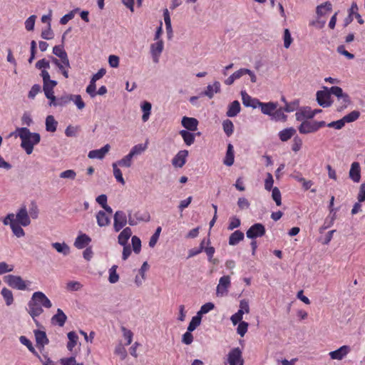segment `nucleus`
<instances>
[{
  "label": "nucleus",
  "mask_w": 365,
  "mask_h": 365,
  "mask_svg": "<svg viewBox=\"0 0 365 365\" xmlns=\"http://www.w3.org/2000/svg\"><path fill=\"white\" fill-rule=\"evenodd\" d=\"M27 305L28 313L37 323L36 318L43 312V308L50 309L52 307V303L43 292L38 291L33 293Z\"/></svg>",
  "instance_id": "obj_1"
},
{
  "label": "nucleus",
  "mask_w": 365,
  "mask_h": 365,
  "mask_svg": "<svg viewBox=\"0 0 365 365\" xmlns=\"http://www.w3.org/2000/svg\"><path fill=\"white\" fill-rule=\"evenodd\" d=\"M16 133L21 140V147L26 154H31L34 146L38 144L41 140L40 135L38 133H31L29 128L25 127L17 128Z\"/></svg>",
  "instance_id": "obj_2"
},
{
  "label": "nucleus",
  "mask_w": 365,
  "mask_h": 365,
  "mask_svg": "<svg viewBox=\"0 0 365 365\" xmlns=\"http://www.w3.org/2000/svg\"><path fill=\"white\" fill-rule=\"evenodd\" d=\"M4 282L11 288L19 291H31L32 282L25 280L21 276L8 274L4 277Z\"/></svg>",
  "instance_id": "obj_3"
},
{
  "label": "nucleus",
  "mask_w": 365,
  "mask_h": 365,
  "mask_svg": "<svg viewBox=\"0 0 365 365\" xmlns=\"http://www.w3.org/2000/svg\"><path fill=\"white\" fill-rule=\"evenodd\" d=\"M41 76L43 80V91L45 96L48 100L54 95V88L57 85V81L51 80L50 75L47 71H43L41 73Z\"/></svg>",
  "instance_id": "obj_4"
},
{
  "label": "nucleus",
  "mask_w": 365,
  "mask_h": 365,
  "mask_svg": "<svg viewBox=\"0 0 365 365\" xmlns=\"http://www.w3.org/2000/svg\"><path fill=\"white\" fill-rule=\"evenodd\" d=\"M225 365H244L242 352L239 347L232 349L224 360Z\"/></svg>",
  "instance_id": "obj_5"
},
{
  "label": "nucleus",
  "mask_w": 365,
  "mask_h": 365,
  "mask_svg": "<svg viewBox=\"0 0 365 365\" xmlns=\"http://www.w3.org/2000/svg\"><path fill=\"white\" fill-rule=\"evenodd\" d=\"M5 225H9L13 234L17 237H22L25 235V232L21 227V225L14 221V214H8L3 220Z\"/></svg>",
  "instance_id": "obj_6"
},
{
  "label": "nucleus",
  "mask_w": 365,
  "mask_h": 365,
  "mask_svg": "<svg viewBox=\"0 0 365 365\" xmlns=\"http://www.w3.org/2000/svg\"><path fill=\"white\" fill-rule=\"evenodd\" d=\"M323 88L324 90L317 92V101L320 106L327 108L331 105V95L332 93L331 88L329 89L327 87L324 86Z\"/></svg>",
  "instance_id": "obj_7"
},
{
  "label": "nucleus",
  "mask_w": 365,
  "mask_h": 365,
  "mask_svg": "<svg viewBox=\"0 0 365 365\" xmlns=\"http://www.w3.org/2000/svg\"><path fill=\"white\" fill-rule=\"evenodd\" d=\"M231 286V278L229 275H224L219 279L218 284L216 287V294L217 297L226 296L228 293L229 288Z\"/></svg>",
  "instance_id": "obj_8"
},
{
  "label": "nucleus",
  "mask_w": 365,
  "mask_h": 365,
  "mask_svg": "<svg viewBox=\"0 0 365 365\" xmlns=\"http://www.w3.org/2000/svg\"><path fill=\"white\" fill-rule=\"evenodd\" d=\"M128 223V217L122 210H118L113 217V230L118 232Z\"/></svg>",
  "instance_id": "obj_9"
},
{
  "label": "nucleus",
  "mask_w": 365,
  "mask_h": 365,
  "mask_svg": "<svg viewBox=\"0 0 365 365\" xmlns=\"http://www.w3.org/2000/svg\"><path fill=\"white\" fill-rule=\"evenodd\" d=\"M266 230L264 226L261 223H255L252 225L246 232L247 238L254 240L264 235Z\"/></svg>",
  "instance_id": "obj_10"
},
{
  "label": "nucleus",
  "mask_w": 365,
  "mask_h": 365,
  "mask_svg": "<svg viewBox=\"0 0 365 365\" xmlns=\"http://www.w3.org/2000/svg\"><path fill=\"white\" fill-rule=\"evenodd\" d=\"M14 221L21 225L23 227H27L31 224V220L26 206H22L14 215Z\"/></svg>",
  "instance_id": "obj_11"
},
{
  "label": "nucleus",
  "mask_w": 365,
  "mask_h": 365,
  "mask_svg": "<svg viewBox=\"0 0 365 365\" xmlns=\"http://www.w3.org/2000/svg\"><path fill=\"white\" fill-rule=\"evenodd\" d=\"M71 102V94L65 93L56 97L54 95L48 100V106L51 107H64Z\"/></svg>",
  "instance_id": "obj_12"
},
{
  "label": "nucleus",
  "mask_w": 365,
  "mask_h": 365,
  "mask_svg": "<svg viewBox=\"0 0 365 365\" xmlns=\"http://www.w3.org/2000/svg\"><path fill=\"white\" fill-rule=\"evenodd\" d=\"M331 92L333 95L337 97L338 101L341 102V108H345L350 103V98L348 94L343 92V90L339 86H332Z\"/></svg>",
  "instance_id": "obj_13"
},
{
  "label": "nucleus",
  "mask_w": 365,
  "mask_h": 365,
  "mask_svg": "<svg viewBox=\"0 0 365 365\" xmlns=\"http://www.w3.org/2000/svg\"><path fill=\"white\" fill-rule=\"evenodd\" d=\"M164 48L163 40H158L150 45V54L154 63H158Z\"/></svg>",
  "instance_id": "obj_14"
},
{
  "label": "nucleus",
  "mask_w": 365,
  "mask_h": 365,
  "mask_svg": "<svg viewBox=\"0 0 365 365\" xmlns=\"http://www.w3.org/2000/svg\"><path fill=\"white\" fill-rule=\"evenodd\" d=\"M188 156L187 150H180L172 159V164L175 168H182L186 163Z\"/></svg>",
  "instance_id": "obj_15"
},
{
  "label": "nucleus",
  "mask_w": 365,
  "mask_h": 365,
  "mask_svg": "<svg viewBox=\"0 0 365 365\" xmlns=\"http://www.w3.org/2000/svg\"><path fill=\"white\" fill-rule=\"evenodd\" d=\"M300 121L302 123L298 128L300 133L309 134L316 132L315 120H304Z\"/></svg>",
  "instance_id": "obj_16"
},
{
  "label": "nucleus",
  "mask_w": 365,
  "mask_h": 365,
  "mask_svg": "<svg viewBox=\"0 0 365 365\" xmlns=\"http://www.w3.org/2000/svg\"><path fill=\"white\" fill-rule=\"evenodd\" d=\"M351 351V349L347 345H344L338 349L330 351L329 356L331 359L342 360Z\"/></svg>",
  "instance_id": "obj_17"
},
{
  "label": "nucleus",
  "mask_w": 365,
  "mask_h": 365,
  "mask_svg": "<svg viewBox=\"0 0 365 365\" xmlns=\"http://www.w3.org/2000/svg\"><path fill=\"white\" fill-rule=\"evenodd\" d=\"M241 96L242 103L245 107H251L252 108L259 107L261 101L248 95L245 91H241Z\"/></svg>",
  "instance_id": "obj_18"
},
{
  "label": "nucleus",
  "mask_w": 365,
  "mask_h": 365,
  "mask_svg": "<svg viewBox=\"0 0 365 365\" xmlns=\"http://www.w3.org/2000/svg\"><path fill=\"white\" fill-rule=\"evenodd\" d=\"M110 148V145L106 144L100 149L91 150L88 154V157L91 159L101 160L105 157L106 154L109 151Z\"/></svg>",
  "instance_id": "obj_19"
},
{
  "label": "nucleus",
  "mask_w": 365,
  "mask_h": 365,
  "mask_svg": "<svg viewBox=\"0 0 365 365\" xmlns=\"http://www.w3.org/2000/svg\"><path fill=\"white\" fill-rule=\"evenodd\" d=\"M91 242V238L84 233H80L75 240L74 246L81 250L86 247Z\"/></svg>",
  "instance_id": "obj_20"
},
{
  "label": "nucleus",
  "mask_w": 365,
  "mask_h": 365,
  "mask_svg": "<svg viewBox=\"0 0 365 365\" xmlns=\"http://www.w3.org/2000/svg\"><path fill=\"white\" fill-rule=\"evenodd\" d=\"M181 123L186 130L196 131L197 130L198 120L195 118L184 116Z\"/></svg>",
  "instance_id": "obj_21"
},
{
  "label": "nucleus",
  "mask_w": 365,
  "mask_h": 365,
  "mask_svg": "<svg viewBox=\"0 0 365 365\" xmlns=\"http://www.w3.org/2000/svg\"><path fill=\"white\" fill-rule=\"evenodd\" d=\"M349 176L354 182H359L361 180V168L358 162H354L351 165Z\"/></svg>",
  "instance_id": "obj_22"
},
{
  "label": "nucleus",
  "mask_w": 365,
  "mask_h": 365,
  "mask_svg": "<svg viewBox=\"0 0 365 365\" xmlns=\"http://www.w3.org/2000/svg\"><path fill=\"white\" fill-rule=\"evenodd\" d=\"M192 131H189L186 130H181L179 132V134L183 139L185 144L187 146H190L192 145L195 140L196 135H199L200 133H193Z\"/></svg>",
  "instance_id": "obj_23"
},
{
  "label": "nucleus",
  "mask_w": 365,
  "mask_h": 365,
  "mask_svg": "<svg viewBox=\"0 0 365 365\" xmlns=\"http://www.w3.org/2000/svg\"><path fill=\"white\" fill-rule=\"evenodd\" d=\"M220 83L219 81H215L213 84H209L205 91L202 93V95L208 97L210 99L212 98L215 93H217L220 91Z\"/></svg>",
  "instance_id": "obj_24"
},
{
  "label": "nucleus",
  "mask_w": 365,
  "mask_h": 365,
  "mask_svg": "<svg viewBox=\"0 0 365 365\" xmlns=\"http://www.w3.org/2000/svg\"><path fill=\"white\" fill-rule=\"evenodd\" d=\"M66 320V315L61 309H58L56 313L51 318V323L54 325L63 327Z\"/></svg>",
  "instance_id": "obj_25"
},
{
  "label": "nucleus",
  "mask_w": 365,
  "mask_h": 365,
  "mask_svg": "<svg viewBox=\"0 0 365 365\" xmlns=\"http://www.w3.org/2000/svg\"><path fill=\"white\" fill-rule=\"evenodd\" d=\"M297 120H310L313 118L312 109L304 107L295 113Z\"/></svg>",
  "instance_id": "obj_26"
},
{
  "label": "nucleus",
  "mask_w": 365,
  "mask_h": 365,
  "mask_svg": "<svg viewBox=\"0 0 365 365\" xmlns=\"http://www.w3.org/2000/svg\"><path fill=\"white\" fill-rule=\"evenodd\" d=\"M96 222L99 227H106L110 223V218L105 211L100 210L96 215Z\"/></svg>",
  "instance_id": "obj_27"
},
{
  "label": "nucleus",
  "mask_w": 365,
  "mask_h": 365,
  "mask_svg": "<svg viewBox=\"0 0 365 365\" xmlns=\"http://www.w3.org/2000/svg\"><path fill=\"white\" fill-rule=\"evenodd\" d=\"M261 109V111L263 114L269 115L270 117L272 115L273 111L276 110L277 108V103L274 102H268V103H262L260 102L259 107Z\"/></svg>",
  "instance_id": "obj_28"
},
{
  "label": "nucleus",
  "mask_w": 365,
  "mask_h": 365,
  "mask_svg": "<svg viewBox=\"0 0 365 365\" xmlns=\"http://www.w3.org/2000/svg\"><path fill=\"white\" fill-rule=\"evenodd\" d=\"M132 235V230L130 227L124 228L118 237V242L121 246L128 245V242Z\"/></svg>",
  "instance_id": "obj_29"
},
{
  "label": "nucleus",
  "mask_w": 365,
  "mask_h": 365,
  "mask_svg": "<svg viewBox=\"0 0 365 365\" xmlns=\"http://www.w3.org/2000/svg\"><path fill=\"white\" fill-rule=\"evenodd\" d=\"M34 335L36 344L38 346L43 348L45 345L48 344V339L45 331L41 330H35Z\"/></svg>",
  "instance_id": "obj_30"
},
{
  "label": "nucleus",
  "mask_w": 365,
  "mask_h": 365,
  "mask_svg": "<svg viewBox=\"0 0 365 365\" xmlns=\"http://www.w3.org/2000/svg\"><path fill=\"white\" fill-rule=\"evenodd\" d=\"M240 110L241 108L239 101H234L228 106L226 115L230 118L235 117L240 112Z\"/></svg>",
  "instance_id": "obj_31"
},
{
  "label": "nucleus",
  "mask_w": 365,
  "mask_h": 365,
  "mask_svg": "<svg viewBox=\"0 0 365 365\" xmlns=\"http://www.w3.org/2000/svg\"><path fill=\"white\" fill-rule=\"evenodd\" d=\"M234 161H235L234 148L231 143H229L227 145L226 155H225L223 163L227 166H231L233 165Z\"/></svg>",
  "instance_id": "obj_32"
},
{
  "label": "nucleus",
  "mask_w": 365,
  "mask_h": 365,
  "mask_svg": "<svg viewBox=\"0 0 365 365\" xmlns=\"http://www.w3.org/2000/svg\"><path fill=\"white\" fill-rule=\"evenodd\" d=\"M245 235L240 230H235L229 237V245L232 246L237 245L240 242L244 240Z\"/></svg>",
  "instance_id": "obj_33"
},
{
  "label": "nucleus",
  "mask_w": 365,
  "mask_h": 365,
  "mask_svg": "<svg viewBox=\"0 0 365 365\" xmlns=\"http://www.w3.org/2000/svg\"><path fill=\"white\" fill-rule=\"evenodd\" d=\"M1 294L5 302L6 306H11L14 302V294L11 290L6 287H3L1 291Z\"/></svg>",
  "instance_id": "obj_34"
},
{
  "label": "nucleus",
  "mask_w": 365,
  "mask_h": 365,
  "mask_svg": "<svg viewBox=\"0 0 365 365\" xmlns=\"http://www.w3.org/2000/svg\"><path fill=\"white\" fill-rule=\"evenodd\" d=\"M140 108L143 112L142 120L145 123L150 118L152 105L148 101H143L140 105Z\"/></svg>",
  "instance_id": "obj_35"
},
{
  "label": "nucleus",
  "mask_w": 365,
  "mask_h": 365,
  "mask_svg": "<svg viewBox=\"0 0 365 365\" xmlns=\"http://www.w3.org/2000/svg\"><path fill=\"white\" fill-rule=\"evenodd\" d=\"M51 246L56 250V252L64 256H66L70 253V247L65 242H53Z\"/></svg>",
  "instance_id": "obj_36"
},
{
  "label": "nucleus",
  "mask_w": 365,
  "mask_h": 365,
  "mask_svg": "<svg viewBox=\"0 0 365 365\" xmlns=\"http://www.w3.org/2000/svg\"><path fill=\"white\" fill-rule=\"evenodd\" d=\"M56 67L58 68V71L62 73L64 78H68V69L71 68L68 58L61 60V62Z\"/></svg>",
  "instance_id": "obj_37"
},
{
  "label": "nucleus",
  "mask_w": 365,
  "mask_h": 365,
  "mask_svg": "<svg viewBox=\"0 0 365 365\" xmlns=\"http://www.w3.org/2000/svg\"><path fill=\"white\" fill-rule=\"evenodd\" d=\"M148 148V143H140L134 145L130 150L129 154L133 157L141 155Z\"/></svg>",
  "instance_id": "obj_38"
},
{
  "label": "nucleus",
  "mask_w": 365,
  "mask_h": 365,
  "mask_svg": "<svg viewBox=\"0 0 365 365\" xmlns=\"http://www.w3.org/2000/svg\"><path fill=\"white\" fill-rule=\"evenodd\" d=\"M67 336H68V344H67V349L70 351H72L73 348L77 344V342H78V336L77 334L75 331H70V332H68L67 334Z\"/></svg>",
  "instance_id": "obj_39"
},
{
  "label": "nucleus",
  "mask_w": 365,
  "mask_h": 365,
  "mask_svg": "<svg viewBox=\"0 0 365 365\" xmlns=\"http://www.w3.org/2000/svg\"><path fill=\"white\" fill-rule=\"evenodd\" d=\"M295 132L296 130L293 128H285L279 131V138L283 142L287 141L294 135Z\"/></svg>",
  "instance_id": "obj_40"
},
{
  "label": "nucleus",
  "mask_w": 365,
  "mask_h": 365,
  "mask_svg": "<svg viewBox=\"0 0 365 365\" xmlns=\"http://www.w3.org/2000/svg\"><path fill=\"white\" fill-rule=\"evenodd\" d=\"M58 122L53 115H48L46 118V130L53 133L56 130Z\"/></svg>",
  "instance_id": "obj_41"
},
{
  "label": "nucleus",
  "mask_w": 365,
  "mask_h": 365,
  "mask_svg": "<svg viewBox=\"0 0 365 365\" xmlns=\"http://www.w3.org/2000/svg\"><path fill=\"white\" fill-rule=\"evenodd\" d=\"M284 112V110L282 108H277L276 110L273 111L271 119L275 121H286L287 116Z\"/></svg>",
  "instance_id": "obj_42"
},
{
  "label": "nucleus",
  "mask_w": 365,
  "mask_h": 365,
  "mask_svg": "<svg viewBox=\"0 0 365 365\" xmlns=\"http://www.w3.org/2000/svg\"><path fill=\"white\" fill-rule=\"evenodd\" d=\"M332 5L330 2L327 1L324 4L319 5L317 7V14L318 16H322L326 15L329 11H331Z\"/></svg>",
  "instance_id": "obj_43"
},
{
  "label": "nucleus",
  "mask_w": 365,
  "mask_h": 365,
  "mask_svg": "<svg viewBox=\"0 0 365 365\" xmlns=\"http://www.w3.org/2000/svg\"><path fill=\"white\" fill-rule=\"evenodd\" d=\"M358 10L359 9L357 4L354 2L352 3L351 8L349 10V17L354 16L357 19L359 24H363L364 20L362 19L361 15L358 13Z\"/></svg>",
  "instance_id": "obj_44"
},
{
  "label": "nucleus",
  "mask_w": 365,
  "mask_h": 365,
  "mask_svg": "<svg viewBox=\"0 0 365 365\" xmlns=\"http://www.w3.org/2000/svg\"><path fill=\"white\" fill-rule=\"evenodd\" d=\"M222 128L226 135L230 137L233 134L234 124L230 120L226 119L222 122Z\"/></svg>",
  "instance_id": "obj_45"
},
{
  "label": "nucleus",
  "mask_w": 365,
  "mask_h": 365,
  "mask_svg": "<svg viewBox=\"0 0 365 365\" xmlns=\"http://www.w3.org/2000/svg\"><path fill=\"white\" fill-rule=\"evenodd\" d=\"M117 265H113L108 270V281L111 284H115L119 280V275L117 273Z\"/></svg>",
  "instance_id": "obj_46"
},
{
  "label": "nucleus",
  "mask_w": 365,
  "mask_h": 365,
  "mask_svg": "<svg viewBox=\"0 0 365 365\" xmlns=\"http://www.w3.org/2000/svg\"><path fill=\"white\" fill-rule=\"evenodd\" d=\"M133 157L128 153L124 156L122 159L115 162L117 165L125 168H130L132 165Z\"/></svg>",
  "instance_id": "obj_47"
},
{
  "label": "nucleus",
  "mask_w": 365,
  "mask_h": 365,
  "mask_svg": "<svg viewBox=\"0 0 365 365\" xmlns=\"http://www.w3.org/2000/svg\"><path fill=\"white\" fill-rule=\"evenodd\" d=\"M215 308V304L212 302H207L201 306L200 310L197 312V314L200 317L202 315L207 314Z\"/></svg>",
  "instance_id": "obj_48"
},
{
  "label": "nucleus",
  "mask_w": 365,
  "mask_h": 365,
  "mask_svg": "<svg viewBox=\"0 0 365 365\" xmlns=\"http://www.w3.org/2000/svg\"><path fill=\"white\" fill-rule=\"evenodd\" d=\"M53 53L61 58V60L68 58V55L62 46H55L53 48Z\"/></svg>",
  "instance_id": "obj_49"
},
{
  "label": "nucleus",
  "mask_w": 365,
  "mask_h": 365,
  "mask_svg": "<svg viewBox=\"0 0 365 365\" xmlns=\"http://www.w3.org/2000/svg\"><path fill=\"white\" fill-rule=\"evenodd\" d=\"M202 321V317L198 316L197 314L195 316L192 317L190 322L188 324L187 329L189 331H195L196 328L200 325Z\"/></svg>",
  "instance_id": "obj_50"
},
{
  "label": "nucleus",
  "mask_w": 365,
  "mask_h": 365,
  "mask_svg": "<svg viewBox=\"0 0 365 365\" xmlns=\"http://www.w3.org/2000/svg\"><path fill=\"white\" fill-rule=\"evenodd\" d=\"M128 217V224L131 226L136 225L139 221L143 220V218L141 217H140L139 212H137L133 215L131 211H129Z\"/></svg>",
  "instance_id": "obj_51"
},
{
  "label": "nucleus",
  "mask_w": 365,
  "mask_h": 365,
  "mask_svg": "<svg viewBox=\"0 0 365 365\" xmlns=\"http://www.w3.org/2000/svg\"><path fill=\"white\" fill-rule=\"evenodd\" d=\"M112 166L113 170V175L116 180L123 185H125V182L124 178H123V175L120 170L118 168V165H117V163H113L112 164Z\"/></svg>",
  "instance_id": "obj_52"
},
{
  "label": "nucleus",
  "mask_w": 365,
  "mask_h": 365,
  "mask_svg": "<svg viewBox=\"0 0 365 365\" xmlns=\"http://www.w3.org/2000/svg\"><path fill=\"white\" fill-rule=\"evenodd\" d=\"M71 101L74 103L78 110H82L85 108V103L80 95L71 94Z\"/></svg>",
  "instance_id": "obj_53"
},
{
  "label": "nucleus",
  "mask_w": 365,
  "mask_h": 365,
  "mask_svg": "<svg viewBox=\"0 0 365 365\" xmlns=\"http://www.w3.org/2000/svg\"><path fill=\"white\" fill-rule=\"evenodd\" d=\"M360 116V113L358 110H353L349 114L344 115L342 118L346 123H351L356 120Z\"/></svg>",
  "instance_id": "obj_54"
},
{
  "label": "nucleus",
  "mask_w": 365,
  "mask_h": 365,
  "mask_svg": "<svg viewBox=\"0 0 365 365\" xmlns=\"http://www.w3.org/2000/svg\"><path fill=\"white\" fill-rule=\"evenodd\" d=\"M131 242H132V247L133 250L135 254L140 253L141 250V240L137 236H133L131 237Z\"/></svg>",
  "instance_id": "obj_55"
},
{
  "label": "nucleus",
  "mask_w": 365,
  "mask_h": 365,
  "mask_svg": "<svg viewBox=\"0 0 365 365\" xmlns=\"http://www.w3.org/2000/svg\"><path fill=\"white\" fill-rule=\"evenodd\" d=\"M36 68L41 70V72L47 71L50 68V61L46 58H42L36 62Z\"/></svg>",
  "instance_id": "obj_56"
},
{
  "label": "nucleus",
  "mask_w": 365,
  "mask_h": 365,
  "mask_svg": "<svg viewBox=\"0 0 365 365\" xmlns=\"http://www.w3.org/2000/svg\"><path fill=\"white\" fill-rule=\"evenodd\" d=\"M272 197L277 206L282 205L281 192L278 187H274L272 190Z\"/></svg>",
  "instance_id": "obj_57"
},
{
  "label": "nucleus",
  "mask_w": 365,
  "mask_h": 365,
  "mask_svg": "<svg viewBox=\"0 0 365 365\" xmlns=\"http://www.w3.org/2000/svg\"><path fill=\"white\" fill-rule=\"evenodd\" d=\"M14 269V264H7L5 262H0V274H4L13 272Z\"/></svg>",
  "instance_id": "obj_58"
},
{
  "label": "nucleus",
  "mask_w": 365,
  "mask_h": 365,
  "mask_svg": "<svg viewBox=\"0 0 365 365\" xmlns=\"http://www.w3.org/2000/svg\"><path fill=\"white\" fill-rule=\"evenodd\" d=\"M83 285L77 281H70L66 284V288L69 291L76 292L80 290Z\"/></svg>",
  "instance_id": "obj_59"
},
{
  "label": "nucleus",
  "mask_w": 365,
  "mask_h": 365,
  "mask_svg": "<svg viewBox=\"0 0 365 365\" xmlns=\"http://www.w3.org/2000/svg\"><path fill=\"white\" fill-rule=\"evenodd\" d=\"M240 225V220L236 216H232L230 218V222L227 228L229 230H233L234 229L239 227Z\"/></svg>",
  "instance_id": "obj_60"
},
{
  "label": "nucleus",
  "mask_w": 365,
  "mask_h": 365,
  "mask_svg": "<svg viewBox=\"0 0 365 365\" xmlns=\"http://www.w3.org/2000/svg\"><path fill=\"white\" fill-rule=\"evenodd\" d=\"M248 326H249V324H248L247 322H241L240 323L238 324V327L237 328V333L240 336H244L245 334L247 331Z\"/></svg>",
  "instance_id": "obj_61"
},
{
  "label": "nucleus",
  "mask_w": 365,
  "mask_h": 365,
  "mask_svg": "<svg viewBox=\"0 0 365 365\" xmlns=\"http://www.w3.org/2000/svg\"><path fill=\"white\" fill-rule=\"evenodd\" d=\"M192 331H189L187 329L186 332L182 336V342L186 345H190L193 341V336L192 334Z\"/></svg>",
  "instance_id": "obj_62"
},
{
  "label": "nucleus",
  "mask_w": 365,
  "mask_h": 365,
  "mask_svg": "<svg viewBox=\"0 0 365 365\" xmlns=\"http://www.w3.org/2000/svg\"><path fill=\"white\" fill-rule=\"evenodd\" d=\"M36 18V16L35 15H31L25 21V28L27 31H30L34 30Z\"/></svg>",
  "instance_id": "obj_63"
},
{
  "label": "nucleus",
  "mask_w": 365,
  "mask_h": 365,
  "mask_svg": "<svg viewBox=\"0 0 365 365\" xmlns=\"http://www.w3.org/2000/svg\"><path fill=\"white\" fill-rule=\"evenodd\" d=\"M38 212L39 211L37 205L35 202H32L28 211L29 217H31L33 219H36L38 216Z\"/></svg>",
  "instance_id": "obj_64"
}]
</instances>
